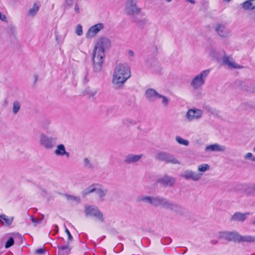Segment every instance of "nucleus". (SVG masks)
Instances as JSON below:
<instances>
[{"instance_id":"nucleus-43","label":"nucleus","mask_w":255,"mask_h":255,"mask_svg":"<svg viewBox=\"0 0 255 255\" xmlns=\"http://www.w3.org/2000/svg\"><path fill=\"white\" fill-rule=\"evenodd\" d=\"M30 219L33 223H34V225L36 226L37 224L40 223L41 221L40 220L35 219L33 217V216L30 217Z\"/></svg>"},{"instance_id":"nucleus-21","label":"nucleus","mask_w":255,"mask_h":255,"mask_svg":"<svg viewBox=\"0 0 255 255\" xmlns=\"http://www.w3.org/2000/svg\"><path fill=\"white\" fill-rule=\"evenodd\" d=\"M41 7V3L39 1H36L35 2L32 7H31L28 11V14L30 17H34L35 16L38 11L40 9V8Z\"/></svg>"},{"instance_id":"nucleus-45","label":"nucleus","mask_w":255,"mask_h":255,"mask_svg":"<svg viewBox=\"0 0 255 255\" xmlns=\"http://www.w3.org/2000/svg\"><path fill=\"white\" fill-rule=\"evenodd\" d=\"M65 232L66 233L67 236H68V240L69 241H71L73 239V237L70 232V231L68 230V229H67V228L65 230Z\"/></svg>"},{"instance_id":"nucleus-30","label":"nucleus","mask_w":255,"mask_h":255,"mask_svg":"<svg viewBox=\"0 0 255 255\" xmlns=\"http://www.w3.org/2000/svg\"><path fill=\"white\" fill-rule=\"evenodd\" d=\"M158 99L161 100V103L163 107H167L168 106L170 102L168 98L159 94Z\"/></svg>"},{"instance_id":"nucleus-52","label":"nucleus","mask_w":255,"mask_h":255,"mask_svg":"<svg viewBox=\"0 0 255 255\" xmlns=\"http://www.w3.org/2000/svg\"><path fill=\"white\" fill-rule=\"evenodd\" d=\"M186 1L189 2L191 4H194L195 1L194 0H185Z\"/></svg>"},{"instance_id":"nucleus-1","label":"nucleus","mask_w":255,"mask_h":255,"mask_svg":"<svg viewBox=\"0 0 255 255\" xmlns=\"http://www.w3.org/2000/svg\"><path fill=\"white\" fill-rule=\"evenodd\" d=\"M110 40L105 37H102L97 41L92 55L93 69L95 72H99L101 71L103 63L105 59V48L110 46Z\"/></svg>"},{"instance_id":"nucleus-6","label":"nucleus","mask_w":255,"mask_h":255,"mask_svg":"<svg viewBox=\"0 0 255 255\" xmlns=\"http://www.w3.org/2000/svg\"><path fill=\"white\" fill-rule=\"evenodd\" d=\"M156 159L158 160L164 161L166 163L173 164L179 163V162L174 155L163 151H160L157 153L156 155Z\"/></svg>"},{"instance_id":"nucleus-3","label":"nucleus","mask_w":255,"mask_h":255,"mask_svg":"<svg viewBox=\"0 0 255 255\" xmlns=\"http://www.w3.org/2000/svg\"><path fill=\"white\" fill-rule=\"evenodd\" d=\"M211 72L210 69L203 70L195 76L191 80L190 85L193 90L201 89L205 84L206 79Z\"/></svg>"},{"instance_id":"nucleus-26","label":"nucleus","mask_w":255,"mask_h":255,"mask_svg":"<svg viewBox=\"0 0 255 255\" xmlns=\"http://www.w3.org/2000/svg\"><path fill=\"white\" fill-rule=\"evenodd\" d=\"M238 242H255V237L252 236H242L239 234Z\"/></svg>"},{"instance_id":"nucleus-12","label":"nucleus","mask_w":255,"mask_h":255,"mask_svg":"<svg viewBox=\"0 0 255 255\" xmlns=\"http://www.w3.org/2000/svg\"><path fill=\"white\" fill-rule=\"evenodd\" d=\"M239 234L236 232H222L219 233V237L230 241L238 242Z\"/></svg>"},{"instance_id":"nucleus-8","label":"nucleus","mask_w":255,"mask_h":255,"mask_svg":"<svg viewBox=\"0 0 255 255\" xmlns=\"http://www.w3.org/2000/svg\"><path fill=\"white\" fill-rule=\"evenodd\" d=\"M203 114L202 110L197 108H193L187 111L186 117L189 121H193L201 118Z\"/></svg>"},{"instance_id":"nucleus-5","label":"nucleus","mask_w":255,"mask_h":255,"mask_svg":"<svg viewBox=\"0 0 255 255\" xmlns=\"http://www.w3.org/2000/svg\"><path fill=\"white\" fill-rule=\"evenodd\" d=\"M56 140L55 138L49 137L45 133H42L39 137V144L44 148L50 149L55 146Z\"/></svg>"},{"instance_id":"nucleus-50","label":"nucleus","mask_w":255,"mask_h":255,"mask_svg":"<svg viewBox=\"0 0 255 255\" xmlns=\"http://www.w3.org/2000/svg\"><path fill=\"white\" fill-rule=\"evenodd\" d=\"M128 55L130 57H133L134 56V53L132 50H129L128 51Z\"/></svg>"},{"instance_id":"nucleus-9","label":"nucleus","mask_w":255,"mask_h":255,"mask_svg":"<svg viewBox=\"0 0 255 255\" xmlns=\"http://www.w3.org/2000/svg\"><path fill=\"white\" fill-rule=\"evenodd\" d=\"M181 176L186 180L198 181L201 178L202 173H197L191 170H187L182 173Z\"/></svg>"},{"instance_id":"nucleus-39","label":"nucleus","mask_w":255,"mask_h":255,"mask_svg":"<svg viewBox=\"0 0 255 255\" xmlns=\"http://www.w3.org/2000/svg\"><path fill=\"white\" fill-rule=\"evenodd\" d=\"M123 123L125 125L129 126L135 124V122L131 119H126L123 121Z\"/></svg>"},{"instance_id":"nucleus-38","label":"nucleus","mask_w":255,"mask_h":255,"mask_svg":"<svg viewBox=\"0 0 255 255\" xmlns=\"http://www.w3.org/2000/svg\"><path fill=\"white\" fill-rule=\"evenodd\" d=\"M86 93L90 96H94L97 93V90L96 89H91L88 88L86 90Z\"/></svg>"},{"instance_id":"nucleus-36","label":"nucleus","mask_w":255,"mask_h":255,"mask_svg":"<svg viewBox=\"0 0 255 255\" xmlns=\"http://www.w3.org/2000/svg\"><path fill=\"white\" fill-rule=\"evenodd\" d=\"M245 193L248 195L254 194L255 193V184L248 187L245 190Z\"/></svg>"},{"instance_id":"nucleus-4","label":"nucleus","mask_w":255,"mask_h":255,"mask_svg":"<svg viewBox=\"0 0 255 255\" xmlns=\"http://www.w3.org/2000/svg\"><path fill=\"white\" fill-rule=\"evenodd\" d=\"M94 192L98 195L101 201H104L108 192V189L101 185H92L84 190V193L86 195Z\"/></svg>"},{"instance_id":"nucleus-31","label":"nucleus","mask_w":255,"mask_h":255,"mask_svg":"<svg viewBox=\"0 0 255 255\" xmlns=\"http://www.w3.org/2000/svg\"><path fill=\"white\" fill-rule=\"evenodd\" d=\"M170 210L179 214H182L184 212V209L183 208L174 203H173Z\"/></svg>"},{"instance_id":"nucleus-44","label":"nucleus","mask_w":255,"mask_h":255,"mask_svg":"<svg viewBox=\"0 0 255 255\" xmlns=\"http://www.w3.org/2000/svg\"><path fill=\"white\" fill-rule=\"evenodd\" d=\"M84 164L85 165L88 167V168H90L92 167V165L90 162V161L87 158H85L84 159Z\"/></svg>"},{"instance_id":"nucleus-2","label":"nucleus","mask_w":255,"mask_h":255,"mask_svg":"<svg viewBox=\"0 0 255 255\" xmlns=\"http://www.w3.org/2000/svg\"><path fill=\"white\" fill-rule=\"evenodd\" d=\"M130 76L129 66L126 64H118L114 70L112 83L117 87H121Z\"/></svg>"},{"instance_id":"nucleus-47","label":"nucleus","mask_w":255,"mask_h":255,"mask_svg":"<svg viewBox=\"0 0 255 255\" xmlns=\"http://www.w3.org/2000/svg\"><path fill=\"white\" fill-rule=\"evenodd\" d=\"M45 252V250L43 249L40 248L36 250L35 251V253L36 254H42Z\"/></svg>"},{"instance_id":"nucleus-10","label":"nucleus","mask_w":255,"mask_h":255,"mask_svg":"<svg viewBox=\"0 0 255 255\" xmlns=\"http://www.w3.org/2000/svg\"><path fill=\"white\" fill-rule=\"evenodd\" d=\"M104 28V25L102 23H99L91 26L90 28H89L86 34V38H93Z\"/></svg>"},{"instance_id":"nucleus-46","label":"nucleus","mask_w":255,"mask_h":255,"mask_svg":"<svg viewBox=\"0 0 255 255\" xmlns=\"http://www.w3.org/2000/svg\"><path fill=\"white\" fill-rule=\"evenodd\" d=\"M0 20L2 21H6V17L5 15L0 12Z\"/></svg>"},{"instance_id":"nucleus-51","label":"nucleus","mask_w":255,"mask_h":255,"mask_svg":"<svg viewBox=\"0 0 255 255\" xmlns=\"http://www.w3.org/2000/svg\"><path fill=\"white\" fill-rule=\"evenodd\" d=\"M69 199H70L71 200H75V201H79V197H74V196H70L69 197Z\"/></svg>"},{"instance_id":"nucleus-29","label":"nucleus","mask_w":255,"mask_h":255,"mask_svg":"<svg viewBox=\"0 0 255 255\" xmlns=\"http://www.w3.org/2000/svg\"><path fill=\"white\" fill-rule=\"evenodd\" d=\"M93 217H94L97 221L100 223L106 222V218L102 212L100 210H99Z\"/></svg>"},{"instance_id":"nucleus-48","label":"nucleus","mask_w":255,"mask_h":255,"mask_svg":"<svg viewBox=\"0 0 255 255\" xmlns=\"http://www.w3.org/2000/svg\"><path fill=\"white\" fill-rule=\"evenodd\" d=\"M74 10L77 13H79L80 12V8L77 3L75 5Z\"/></svg>"},{"instance_id":"nucleus-42","label":"nucleus","mask_w":255,"mask_h":255,"mask_svg":"<svg viewBox=\"0 0 255 255\" xmlns=\"http://www.w3.org/2000/svg\"><path fill=\"white\" fill-rule=\"evenodd\" d=\"M75 32L77 35L79 36H81L83 34V29L81 25L78 24L77 25Z\"/></svg>"},{"instance_id":"nucleus-18","label":"nucleus","mask_w":255,"mask_h":255,"mask_svg":"<svg viewBox=\"0 0 255 255\" xmlns=\"http://www.w3.org/2000/svg\"><path fill=\"white\" fill-rule=\"evenodd\" d=\"M223 62L225 64L227 65L230 68H237L240 69L243 67L241 66L239 64L235 63L232 58L229 56H225L223 57Z\"/></svg>"},{"instance_id":"nucleus-57","label":"nucleus","mask_w":255,"mask_h":255,"mask_svg":"<svg viewBox=\"0 0 255 255\" xmlns=\"http://www.w3.org/2000/svg\"><path fill=\"white\" fill-rule=\"evenodd\" d=\"M254 151L255 152V147L254 148Z\"/></svg>"},{"instance_id":"nucleus-27","label":"nucleus","mask_w":255,"mask_h":255,"mask_svg":"<svg viewBox=\"0 0 255 255\" xmlns=\"http://www.w3.org/2000/svg\"><path fill=\"white\" fill-rule=\"evenodd\" d=\"M58 249V255H68L70 251V249L68 246H59Z\"/></svg>"},{"instance_id":"nucleus-37","label":"nucleus","mask_w":255,"mask_h":255,"mask_svg":"<svg viewBox=\"0 0 255 255\" xmlns=\"http://www.w3.org/2000/svg\"><path fill=\"white\" fill-rule=\"evenodd\" d=\"M163 198L160 197L159 196H155L153 206H161Z\"/></svg>"},{"instance_id":"nucleus-33","label":"nucleus","mask_w":255,"mask_h":255,"mask_svg":"<svg viewBox=\"0 0 255 255\" xmlns=\"http://www.w3.org/2000/svg\"><path fill=\"white\" fill-rule=\"evenodd\" d=\"M173 203L169 201L168 200L165 198H163L161 206H162L163 208H165L169 210H171Z\"/></svg>"},{"instance_id":"nucleus-15","label":"nucleus","mask_w":255,"mask_h":255,"mask_svg":"<svg viewBox=\"0 0 255 255\" xmlns=\"http://www.w3.org/2000/svg\"><path fill=\"white\" fill-rule=\"evenodd\" d=\"M145 95L148 101L154 102L158 99L159 94L153 89H148L146 91Z\"/></svg>"},{"instance_id":"nucleus-41","label":"nucleus","mask_w":255,"mask_h":255,"mask_svg":"<svg viewBox=\"0 0 255 255\" xmlns=\"http://www.w3.org/2000/svg\"><path fill=\"white\" fill-rule=\"evenodd\" d=\"M14 244V240L12 237L8 239L5 245V248H8L11 247Z\"/></svg>"},{"instance_id":"nucleus-55","label":"nucleus","mask_w":255,"mask_h":255,"mask_svg":"<svg viewBox=\"0 0 255 255\" xmlns=\"http://www.w3.org/2000/svg\"><path fill=\"white\" fill-rule=\"evenodd\" d=\"M211 243L213 244H217V241H216V240H213L211 241Z\"/></svg>"},{"instance_id":"nucleus-17","label":"nucleus","mask_w":255,"mask_h":255,"mask_svg":"<svg viewBox=\"0 0 255 255\" xmlns=\"http://www.w3.org/2000/svg\"><path fill=\"white\" fill-rule=\"evenodd\" d=\"M225 149H226L225 146L218 144L217 143H215V144L208 145L205 147V151H211V152L224 151L225 150Z\"/></svg>"},{"instance_id":"nucleus-35","label":"nucleus","mask_w":255,"mask_h":255,"mask_svg":"<svg viewBox=\"0 0 255 255\" xmlns=\"http://www.w3.org/2000/svg\"><path fill=\"white\" fill-rule=\"evenodd\" d=\"M73 4V0H65L64 4H63V7L64 9L66 10L67 9L70 8Z\"/></svg>"},{"instance_id":"nucleus-19","label":"nucleus","mask_w":255,"mask_h":255,"mask_svg":"<svg viewBox=\"0 0 255 255\" xmlns=\"http://www.w3.org/2000/svg\"><path fill=\"white\" fill-rule=\"evenodd\" d=\"M142 154L135 155L133 154H129L125 157L124 162L126 163H132L138 161L142 157Z\"/></svg>"},{"instance_id":"nucleus-40","label":"nucleus","mask_w":255,"mask_h":255,"mask_svg":"<svg viewBox=\"0 0 255 255\" xmlns=\"http://www.w3.org/2000/svg\"><path fill=\"white\" fill-rule=\"evenodd\" d=\"M244 158L246 160H249L251 161H255V157L251 152H248V153H247L245 155Z\"/></svg>"},{"instance_id":"nucleus-13","label":"nucleus","mask_w":255,"mask_h":255,"mask_svg":"<svg viewBox=\"0 0 255 255\" xmlns=\"http://www.w3.org/2000/svg\"><path fill=\"white\" fill-rule=\"evenodd\" d=\"M215 30L221 37H228L231 35V31L224 24H217L215 26Z\"/></svg>"},{"instance_id":"nucleus-14","label":"nucleus","mask_w":255,"mask_h":255,"mask_svg":"<svg viewBox=\"0 0 255 255\" xmlns=\"http://www.w3.org/2000/svg\"><path fill=\"white\" fill-rule=\"evenodd\" d=\"M54 154L57 156L64 157L69 158L70 153L66 150L65 146L63 144H60L57 145L55 150Z\"/></svg>"},{"instance_id":"nucleus-25","label":"nucleus","mask_w":255,"mask_h":255,"mask_svg":"<svg viewBox=\"0 0 255 255\" xmlns=\"http://www.w3.org/2000/svg\"><path fill=\"white\" fill-rule=\"evenodd\" d=\"M155 196H141L138 197L139 202H144L153 206Z\"/></svg>"},{"instance_id":"nucleus-49","label":"nucleus","mask_w":255,"mask_h":255,"mask_svg":"<svg viewBox=\"0 0 255 255\" xmlns=\"http://www.w3.org/2000/svg\"><path fill=\"white\" fill-rule=\"evenodd\" d=\"M250 92L254 93L255 92V85H251L250 89L248 90Z\"/></svg>"},{"instance_id":"nucleus-11","label":"nucleus","mask_w":255,"mask_h":255,"mask_svg":"<svg viewBox=\"0 0 255 255\" xmlns=\"http://www.w3.org/2000/svg\"><path fill=\"white\" fill-rule=\"evenodd\" d=\"M207 52L211 57L217 60H220L225 54L224 51L219 49L217 47L212 46L208 48Z\"/></svg>"},{"instance_id":"nucleus-22","label":"nucleus","mask_w":255,"mask_h":255,"mask_svg":"<svg viewBox=\"0 0 255 255\" xmlns=\"http://www.w3.org/2000/svg\"><path fill=\"white\" fill-rule=\"evenodd\" d=\"M158 182L166 186H171L175 182V179L169 176H165L158 180Z\"/></svg>"},{"instance_id":"nucleus-20","label":"nucleus","mask_w":255,"mask_h":255,"mask_svg":"<svg viewBox=\"0 0 255 255\" xmlns=\"http://www.w3.org/2000/svg\"><path fill=\"white\" fill-rule=\"evenodd\" d=\"M250 215V213L247 212L242 213L241 212H237L235 213L231 218V220L234 221H244Z\"/></svg>"},{"instance_id":"nucleus-53","label":"nucleus","mask_w":255,"mask_h":255,"mask_svg":"<svg viewBox=\"0 0 255 255\" xmlns=\"http://www.w3.org/2000/svg\"><path fill=\"white\" fill-rule=\"evenodd\" d=\"M88 74H86V75H85V81H86V82H88Z\"/></svg>"},{"instance_id":"nucleus-23","label":"nucleus","mask_w":255,"mask_h":255,"mask_svg":"<svg viewBox=\"0 0 255 255\" xmlns=\"http://www.w3.org/2000/svg\"><path fill=\"white\" fill-rule=\"evenodd\" d=\"M255 0H247L241 4L242 8L245 10L255 9Z\"/></svg>"},{"instance_id":"nucleus-54","label":"nucleus","mask_w":255,"mask_h":255,"mask_svg":"<svg viewBox=\"0 0 255 255\" xmlns=\"http://www.w3.org/2000/svg\"><path fill=\"white\" fill-rule=\"evenodd\" d=\"M252 225L255 226V217H254V220L252 221Z\"/></svg>"},{"instance_id":"nucleus-16","label":"nucleus","mask_w":255,"mask_h":255,"mask_svg":"<svg viewBox=\"0 0 255 255\" xmlns=\"http://www.w3.org/2000/svg\"><path fill=\"white\" fill-rule=\"evenodd\" d=\"M99 210V209L96 206L89 205L85 206V213L86 216L93 217Z\"/></svg>"},{"instance_id":"nucleus-56","label":"nucleus","mask_w":255,"mask_h":255,"mask_svg":"<svg viewBox=\"0 0 255 255\" xmlns=\"http://www.w3.org/2000/svg\"><path fill=\"white\" fill-rule=\"evenodd\" d=\"M166 2H170L172 0H165Z\"/></svg>"},{"instance_id":"nucleus-34","label":"nucleus","mask_w":255,"mask_h":255,"mask_svg":"<svg viewBox=\"0 0 255 255\" xmlns=\"http://www.w3.org/2000/svg\"><path fill=\"white\" fill-rule=\"evenodd\" d=\"M176 141L180 144L188 146L189 145V141L187 139H183L180 136L175 137Z\"/></svg>"},{"instance_id":"nucleus-7","label":"nucleus","mask_w":255,"mask_h":255,"mask_svg":"<svg viewBox=\"0 0 255 255\" xmlns=\"http://www.w3.org/2000/svg\"><path fill=\"white\" fill-rule=\"evenodd\" d=\"M136 0H127L125 5V10L126 13L129 15H134L137 14L140 9L136 4Z\"/></svg>"},{"instance_id":"nucleus-28","label":"nucleus","mask_w":255,"mask_h":255,"mask_svg":"<svg viewBox=\"0 0 255 255\" xmlns=\"http://www.w3.org/2000/svg\"><path fill=\"white\" fill-rule=\"evenodd\" d=\"M21 108V103L18 100H15L12 103V112L13 115H16L19 112Z\"/></svg>"},{"instance_id":"nucleus-32","label":"nucleus","mask_w":255,"mask_h":255,"mask_svg":"<svg viewBox=\"0 0 255 255\" xmlns=\"http://www.w3.org/2000/svg\"><path fill=\"white\" fill-rule=\"evenodd\" d=\"M210 169V166L207 164H202L198 165V173H203Z\"/></svg>"},{"instance_id":"nucleus-24","label":"nucleus","mask_w":255,"mask_h":255,"mask_svg":"<svg viewBox=\"0 0 255 255\" xmlns=\"http://www.w3.org/2000/svg\"><path fill=\"white\" fill-rule=\"evenodd\" d=\"M13 220V217H8L4 214L0 215V221L3 225L9 226L11 224Z\"/></svg>"}]
</instances>
